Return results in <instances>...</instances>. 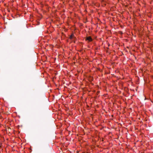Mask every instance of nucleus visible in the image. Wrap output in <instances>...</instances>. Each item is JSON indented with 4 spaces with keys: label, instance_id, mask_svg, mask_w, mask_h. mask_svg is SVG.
<instances>
[{
    "label": "nucleus",
    "instance_id": "obj_2",
    "mask_svg": "<svg viewBox=\"0 0 153 153\" xmlns=\"http://www.w3.org/2000/svg\"><path fill=\"white\" fill-rule=\"evenodd\" d=\"M86 40L88 41L89 42H91L92 40V39L90 36L87 37Z\"/></svg>",
    "mask_w": 153,
    "mask_h": 153
},
{
    "label": "nucleus",
    "instance_id": "obj_1",
    "mask_svg": "<svg viewBox=\"0 0 153 153\" xmlns=\"http://www.w3.org/2000/svg\"><path fill=\"white\" fill-rule=\"evenodd\" d=\"M70 39H71L73 40V41H74V40L76 38L74 37V35L73 34H72L70 36Z\"/></svg>",
    "mask_w": 153,
    "mask_h": 153
},
{
    "label": "nucleus",
    "instance_id": "obj_3",
    "mask_svg": "<svg viewBox=\"0 0 153 153\" xmlns=\"http://www.w3.org/2000/svg\"><path fill=\"white\" fill-rule=\"evenodd\" d=\"M2 144L0 143V147H1Z\"/></svg>",
    "mask_w": 153,
    "mask_h": 153
}]
</instances>
